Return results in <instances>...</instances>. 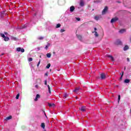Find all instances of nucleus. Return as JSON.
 I'll return each mask as SVG.
<instances>
[{"mask_svg": "<svg viewBox=\"0 0 131 131\" xmlns=\"http://www.w3.org/2000/svg\"><path fill=\"white\" fill-rule=\"evenodd\" d=\"M128 49H129L128 46H127V45H126V46L124 47L123 50H124V51H127V50H128Z\"/></svg>", "mask_w": 131, "mask_h": 131, "instance_id": "14", "label": "nucleus"}, {"mask_svg": "<svg viewBox=\"0 0 131 131\" xmlns=\"http://www.w3.org/2000/svg\"><path fill=\"white\" fill-rule=\"evenodd\" d=\"M40 98V95L39 94H37L36 96V98L34 99V101H36L38 100V99Z\"/></svg>", "mask_w": 131, "mask_h": 131, "instance_id": "10", "label": "nucleus"}, {"mask_svg": "<svg viewBox=\"0 0 131 131\" xmlns=\"http://www.w3.org/2000/svg\"><path fill=\"white\" fill-rule=\"evenodd\" d=\"M120 101V95H118V102Z\"/></svg>", "mask_w": 131, "mask_h": 131, "instance_id": "39", "label": "nucleus"}, {"mask_svg": "<svg viewBox=\"0 0 131 131\" xmlns=\"http://www.w3.org/2000/svg\"><path fill=\"white\" fill-rule=\"evenodd\" d=\"M117 20H118V18H117V17L112 18L111 20V23H114V22H116V21H117Z\"/></svg>", "mask_w": 131, "mask_h": 131, "instance_id": "5", "label": "nucleus"}, {"mask_svg": "<svg viewBox=\"0 0 131 131\" xmlns=\"http://www.w3.org/2000/svg\"><path fill=\"white\" fill-rule=\"evenodd\" d=\"M16 51L17 52H21V53H24V52H25V50H24V49L23 48H21L20 47H18L16 49Z\"/></svg>", "mask_w": 131, "mask_h": 131, "instance_id": "1", "label": "nucleus"}, {"mask_svg": "<svg viewBox=\"0 0 131 131\" xmlns=\"http://www.w3.org/2000/svg\"><path fill=\"white\" fill-rule=\"evenodd\" d=\"M76 19L77 21H80V18H79V17H76Z\"/></svg>", "mask_w": 131, "mask_h": 131, "instance_id": "34", "label": "nucleus"}, {"mask_svg": "<svg viewBox=\"0 0 131 131\" xmlns=\"http://www.w3.org/2000/svg\"><path fill=\"white\" fill-rule=\"evenodd\" d=\"M123 73H124V72H122V74H120V75H121V77H120V80H121L122 79V77H123Z\"/></svg>", "mask_w": 131, "mask_h": 131, "instance_id": "21", "label": "nucleus"}, {"mask_svg": "<svg viewBox=\"0 0 131 131\" xmlns=\"http://www.w3.org/2000/svg\"><path fill=\"white\" fill-rule=\"evenodd\" d=\"M116 45H122V42H121V41H120V40L119 39H118L116 41V42H115Z\"/></svg>", "mask_w": 131, "mask_h": 131, "instance_id": "7", "label": "nucleus"}, {"mask_svg": "<svg viewBox=\"0 0 131 131\" xmlns=\"http://www.w3.org/2000/svg\"><path fill=\"white\" fill-rule=\"evenodd\" d=\"M48 91L49 94H51V88L50 87V85H48Z\"/></svg>", "mask_w": 131, "mask_h": 131, "instance_id": "26", "label": "nucleus"}, {"mask_svg": "<svg viewBox=\"0 0 131 131\" xmlns=\"http://www.w3.org/2000/svg\"><path fill=\"white\" fill-rule=\"evenodd\" d=\"M41 127L42 128L45 129V128L46 127V125L45 124V123H42L41 124Z\"/></svg>", "mask_w": 131, "mask_h": 131, "instance_id": "16", "label": "nucleus"}, {"mask_svg": "<svg viewBox=\"0 0 131 131\" xmlns=\"http://www.w3.org/2000/svg\"><path fill=\"white\" fill-rule=\"evenodd\" d=\"M51 67V64L49 63L47 66H46V68L47 69H49V68H50Z\"/></svg>", "mask_w": 131, "mask_h": 131, "instance_id": "29", "label": "nucleus"}, {"mask_svg": "<svg viewBox=\"0 0 131 131\" xmlns=\"http://www.w3.org/2000/svg\"><path fill=\"white\" fill-rule=\"evenodd\" d=\"M86 108L85 106H82L80 108L81 111H82V112H84L86 110Z\"/></svg>", "mask_w": 131, "mask_h": 131, "instance_id": "11", "label": "nucleus"}, {"mask_svg": "<svg viewBox=\"0 0 131 131\" xmlns=\"http://www.w3.org/2000/svg\"><path fill=\"white\" fill-rule=\"evenodd\" d=\"M48 105H49V107H52L53 106H55L54 104L49 103Z\"/></svg>", "mask_w": 131, "mask_h": 131, "instance_id": "31", "label": "nucleus"}, {"mask_svg": "<svg viewBox=\"0 0 131 131\" xmlns=\"http://www.w3.org/2000/svg\"><path fill=\"white\" fill-rule=\"evenodd\" d=\"M37 49L38 51H39V50H40V48H39V47H38Z\"/></svg>", "mask_w": 131, "mask_h": 131, "instance_id": "44", "label": "nucleus"}, {"mask_svg": "<svg viewBox=\"0 0 131 131\" xmlns=\"http://www.w3.org/2000/svg\"><path fill=\"white\" fill-rule=\"evenodd\" d=\"M11 39H12L13 40H16V38L15 37H12Z\"/></svg>", "mask_w": 131, "mask_h": 131, "instance_id": "33", "label": "nucleus"}, {"mask_svg": "<svg viewBox=\"0 0 131 131\" xmlns=\"http://www.w3.org/2000/svg\"><path fill=\"white\" fill-rule=\"evenodd\" d=\"M31 61H32V58L30 57L29 58V61L31 62Z\"/></svg>", "mask_w": 131, "mask_h": 131, "instance_id": "37", "label": "nucleus"}, {"mask_svg": "<svg viewBox=\"0 0 131 131\" xmlns=\"http://www.w3.org/2000/svg\"><path fill=\"white\" fill-rule=\"evenodd\" d=\"M35 88H36V89H38V85H36L35 86Z\"/></svg>", "mask_w": 131, "mask_h": 131, "instance_id": "42", "label": "nucleus"}, {"mask_svg": "<svg viewBox=\"0 0 131 131\" xmlns=\"http://www.w3.org/2000/svg\"><path fill=\"white\" fill-rule=\"evenodd\" d=\"M77 37H78V38L80 40H81V39H82L81 35H77Z\"/></svg>", "mask_w": 131, "mask_h": 131, "instance_id": "19", "label": "nucleus"}, {"mask_svg": "<svg viewBox=\"0 0 131 131\" xmlns=\"http://www.w3.org/2000/svg\"><path fill=\"white\" fill-rule=\"evenodd\" d=\"M4 34H5V35H7L8 32H4Z\"/></svg>", "mask_w": 131, "mask_h": 131, "instance_id": "41", "label": "nucleus"}, {"mask_svg": "<svg viewBox=\"0 0 131 131\" xmlns=\"http://www.w3.org/2000/svg\"><path fill=\"white\" fill-rule=\"evenodd\" d=\"M48 81L46 80L45 81V85H47Z\"/></svg>", "mask_w": 131, "mask_h": 131, "instance_id": "40", "label": "nucleus"}, {"mask_svg": "<svg viewBox=\"0 0 131 131\" xmlns=\"http://www.w3.org/2000/svg\"><path fill=\"white\" fill-rule=\"evenodd\" d=\"M0 35L2 37H3V38H4V37H5L6 36H5V34L3 33H0Z\"/></svg>", "mask_w": 131, "mask_h": 131, "instance_id": "25", "label": "nucleus"}, {"mask_svg": "<svg viewBox=\"0 0 131 131\" xmlns=\"http://www.w3.org/2000/svg\"><path fill=\"white\" fill-rule=\"evenodd\" d=\"M58 3L60 5H64L65 4V1L64 0H59L58 1Z\"/></svg>", "mask_w": 131, "mask_h": 131, "instance_id": "4", "label": "nucleus"}, {"mask_svg": "<svg viewBox=\"0 0 131 131\" xmlns=\"http://www.w3.org/2000/svg\"><path fill=\"white\" fill-rule=\"evenodd\" d=\"M40 64V60L39 61V62H38L37 66V67H38V66H39V64Z\"/></svg>", "mask_w": 131, "mask_h": 131, "instance_id": "36", "label": "nucleus"}, {"mask_svg": "<svg viewBox=\"0 0 131 131\" xmlns=\"http://www.w3.org/2000/svg\"><path fill=\"white\" fill-rule=\"evenodd\" d=\"M60 27H61V24H57L56 28H60Z\"/></svg>", "mask_w": 131, "mask_h": 131, "instance_id": "28", "label": "nucleus"}, {"mask_svg": "<svg viewBox=\"0 0 131 131\" xmlns=\"http://www.w3.org/2000/svg\"><path fill=\"white\" fill-rule=\"evenodd\" d=\"M100 78L101 79H105L106 78V74L102 73L100 74Z\"/></svg>", "mask_w": 131, "mask_h": 131, "instance_id": "3", "label": "nucleus"}, {"mask_svg": "<svg viewBox=\"0 0 131 131\" xmlns=\"http://www.w3.org/2000/svg\"><path fill=\"white\" fill-rule=\"evenodd\" d=\"M9 39H10V38L8 37L5 36L4 38V40H5V41H8V40H9Z\"/></svg>", "mask_w": 131, "mask_h": 131, "instance_id": "17", "label": "nucleus"}, {"mask_svg": "<svg viewBox=\"0 0 131 131\" xmlns=\"http://www.w3.org/2000/svg\"><path fill=\"white\" fill-rule=\"evenodd\" d=\"M38 39L40 40L43 39V37H39V38H38Z\"/></svg>", "mask_w": 131, "mask_h": 131, "instance_id": "38", "label": "nucleus"}, {"mask_svg": "<svg viewBox=\"0 0 131 131\" xmlns=\"http://www.w3.org/2000/svg\"><path fill=\"white\" fill-rule=\"evenodd\" d=\"M10 119H12V117L11 116H10L9 117H7L6 119V120H10Z\"/></svg>", "mask_w": 131, "mask_h": 131, "instance_id": "20", "label": "nucleus"}, {"mask_svg": "<svg viewBox=\"0 0 131 131\" xmlns=\"http://www.w3.org/2000/svg\"><path fill=\"white\" fill-rule=\"evenodd\" d=\"M108 57L110 58V60H111V61H114V58L111 56V55H108Z\"/></svg>", "mask_w": 131, "mask_h": 131, "instance_id": "13", "label": "nucleus"}, {"mask_svg": "<svg viewBox=\"0 0 131 131\" xmlns=\"http://www.w3.org/2000/svg\"><path fill=\"white\" fill-rule=\"evenodd\" d=\"M74 10H75V7H74V6H71L70 8V11L71 13H72L73 12H74Z\"/></svg>", "mask_w": 131, "mask_h": 131, "instance_id": "8", "label": "nucleus"}, {"mask_svg": "<svg viewBox=\"0 0 131 131\" xmlns=\"http://www.w3.org/2000/svg\"><path fill=\"white\" fill-rule=\"evenodd\" d=\"M67 97H68V94H64V96H63V98L64 99H66V98H67Z\"/></svg>", "mask_w": 131, "mask_h": 131, "instance_id": "27", "label": "nucleus"}, {"mask_svg": "<svg viewBox=\"0 0 131 131\" xmlns=\"http://www.w3.org/2000/svg\"><path fill=\"white\" fill-rule=\"evenodd\" d=\"M94 19L97 20H99V16H95Z\"/></svg>", "mask_w": 131, "mask_h": 131, "instance_id": "32", "label": "nucleus"}, {"mask_svg": "<svg viewBox=\"0 0 131 131\" xmlns=\"http://www.w3.org/2000/svg\"><path fill=\"white\" fill-rule=\"evenodd\" d=\"M80 90H81V89H80V88L77 87L75 88V89L74 90H73V92H74L75 93H77L78 92H79V91Z\"/></svg>", "mask_w": 131, "mask_h": 131, "instance_id": "9", "label": "nucleus"}, {"mask_svg": "<svg viewBox=\"0 0 131 131\" xmlns=\"http://www.w3.org/2000/svg\"><path fill=\"white\" fill-rule=\"evenodd\" d=\"M19 97H20V94H17L16 97V100H18V99H19Z\"/></svg>", "mask_w": 131, "mask_h": 131, "instance_id": "30", "label": "nucleus"}, {"mask_svg": "<svg viewBox=\"0 0 131 131\" xmlns=\"http://www.w3.org/2000/svg\"><path fill=\"white\" fill-rule=\"evenodd\" d=\"M4 12H3L1 13V15L0 16V19H1L2 18H4Z\"/></svg>", "mask_w": 131, "mask_h": 131, "instance_id": "22", "label": "nucleus"}, {"mask_svg": "<svg viewBox=\"0 0 131 131\" xmlns=\"http://www.w3.org/2000/svg\"><path fill=\"white\" fill-rule=\"evenodd\" d=\"M49 47H50V43H48V45L45 47V50H48L49 49Z\"/></svg>", "mask_w": 131, "mask_h": 131, "instance_id": "23", "label": "nucleus"}, {"mask_svg": "<svg viewBox=\"0 0 131 131\" xmlns=\"http://www.w3.org/2000/svg\"><path fill=\"white\" fill-rule=\"evenodd\" d=\"M51 56H52V55L51 54V53H47V57L48 58H51Z\"/></svg>", "mask_w": 131, "mask_h": 131, "instance_id": "24", "label": "nucleus"}, {"mask_svg": "<svg viewBox=\"0 0 131 131\" xmlns=\"http://www.w3.org/2000/svg\"><path fill=\"white\" fill-rule=\"evenodd\" d=\"M127 62H129V58H127Z\"/></svg>", "mask_w": 131, "mask_h": 131, "instance_id": "43", "label": "nucleus"}, {"mask_svg": "<svg viewBox=\"0 0 131 131\" xmlns=\"http://www.w3.org/2000/svg\"><path fill=\"white\" fill-rule=\"evenodd\" d=\"M108 11V7L107 6L105 7L104 9L102 11V15H105L106 12Z\"/></svg>", "mask_w": 131, "mask_h": 131, "instance_id": "2", "label": "nucleus"}, {"mask_svg": "<svg viewBox=\"0 0 131 131\" xmlns=\"http://www.w3.org/2000/svg\"><path fill=\"white\" fill-rule=\"evenodd\" d=\"M125 83H128L129 82V79H126L124 80Z\"/></svg>", "mask_w": 131, "mask_h": 131, "instance_id": "18", "label": "nucleus"}, {"mask_svg": "<svg viewBox=\"0 0 131 131\" xmlns=\"http://www.w3.org/2000/svg\"><path fill=\"white\" fill-rule=\"evenodd\" d=\"M80 6L81 7H83L84 6V2H83L82 1H81L80 2Z\"/></svg>", "mask_w": 131, "mask_h": 131, "instance_id": "12", "label": "nucleus"}, {"mask_svg": "<svg viewBox=\"0 0 131 131\" xmlns=\"http://www.w3.org/2000/svg\"><path fill=\"white\" fill-rule=\"evenodd\" d=\"M93 33H95L94 35L96 37H98L99 36V35L98 34V33L96 31L93 32Z\"/></svg>", "mask_w": 131, "mask_h": 131, "instance_id": "15", "label": "nucleus"}, {"mask_svg": "<svg viewBox=\"0 0 131 131\" xmlns=\"http://www.w3.org/2000/svg\"><path fill=\"white\" fill-rule=\"evenodd\" d=\"M65 32V30H64V29H61V30H60V32Z\"/></svg>", "mask_w": 131, "mask_h": 131, "instance_id": "35", "label": "nucleus"}, {"mask_svg": "<svg viewBox=\"0 0 131 131\" xmlns=\"http://www.w3.org/2000/svg\"><path fill=\"white\" fill-rule=\"evenodd\" d=\"M94 30H95V31H96V30H97L96 28H94Z\"/></svg>", "mask_w": 131, "mask_h": 131, "instance_id": "45", "label": "nucleus"}, {"mask_svg": "<svg viewBox=\"0 0 131 131\" xmlns=\"http://www.w3.org/2000/svg\"><path fill=\"white\" fill-rule=\"evenodd\" d=\"M45 75H48V74H47V73H46V74H45Z\"/></svg>", "mask_w": 131, "mask_h": 131, "instance_id": "46", "label": "nucleus"}, {"mask_svg": "<svg viewBox=\"0 0 131 131\" xmlns=\"http://www.w3.org/2000/svg\"><path fill=\"white\" fill-rule=\"evenodd\" d=\"M119 33H121V34H122V33H124V32H126V30L123 29H121L120 31H119Z\"/></svg>", "mask_w": 131, "mask_h": 131, "instance_id": "6", "label": "nucleus"}]
</instances>
